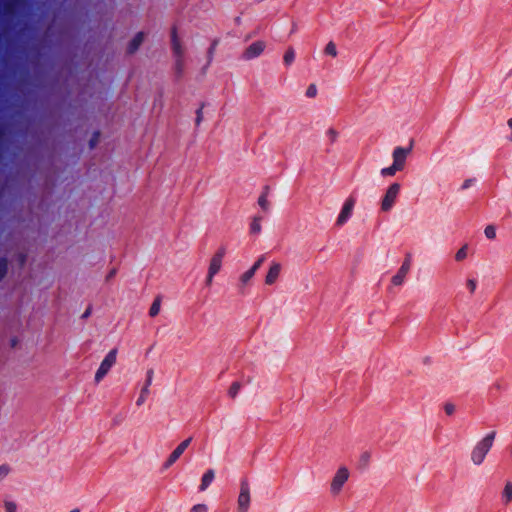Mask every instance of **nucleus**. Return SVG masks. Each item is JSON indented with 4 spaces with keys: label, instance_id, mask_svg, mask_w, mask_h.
Listing matches in <instances>:
<instances>
[{
    "label": "nucleus",
    "instance_id": "1",
    "mask_svg": "<svg viewBox=\"0 0 512 512\" xmlns=\"http://www.w3.org/2000/svg\"><path fill=\"white\" fill-rule=\"evenodd\" d=\"M496 437V431H491L485 435L473 448L471 452V460L475 465H481L493 446L494 439Z\"/></svg>",
    "mask_w": 512,
    "mask_h": 512
},
{
    "label": "nucleus",
    "instance_id": "2",
    "mask_svg": "<svg viewBox=\"0 0 512 512\" xmlns=\"http://www.w3.org/2000/svg\"><path fill=\"white\" fill-rule=\"evenodd\" d=\"M400 189H401V185L398 182L392 183L387 188V190L381 200V210L383 212H388L393 208L395 201L399 195Z\"/></svg>",
    "mask_w": 512,
    "mask_h": 512
},
{
    "label": "nucleus",
    "instance_id": "3",
    "mask_svg": "<svg viewBox=\"0 0 512 512\" xmlns=\"http://www.w3.org/2000/svg\"><path fill=\"white\" fill-rule=\"evenodd\" d=\"M117 350L112 349L108 352L105 358L102 360L98 370L95 374V382L99 383L109 372L112 366L116 363Z\"/></svg>",
    "mask_w": 512,
    "mask_h": 512
},
{
    "label": "nucleus",
    "instance_id": "4",
    "mask_svg": "<svg viewBox=\"0 0 512 512\" xmlns=\"http://www.w3.org/2000/svg\"><path fill=\"white\" fill-rule=\"evenodd\" d=\"M250 502V487L248 481L243 479L240 483V493L237 499V512H248Z\"/></svg>",
    "mask_w": 512,
    "mask_h": 512
},
{
    "label": "nucleus",
    "instance_id": "5",
    "mask_svg": "<svg viewBox=\"0 0 512 512\" xmlns=\"http://www.w3.org/2000/svg\"><path fill=\"white\" fill-rule=\"evenodd\" d=\"M348 478H349L348 469L344 466L340 467L336 471V473L332 479L331 488H330L331 493L334 495L338 494L341 491L344 484L346 483V481L348 480Z\"/></svg>",
    "mask_w": 512,
    "mask_h": 512
},
{
    "label": "nucleus",
    "instance_id": "6",
    "mask_svg": "<svg viewBox=\"0 0 512 512\" xmlns=\"http://www.w3.org/2000/svg\"><path fill=\"white\" fill-rule=\"evenodd\" d=\"M355 203H356V200L352 196L348 197L345 200V202L341 208V211L337 217V220H336L337 226L344 225L351 218Z\"/></svg>",
    "mask_w": 512,
    "mask_h": 512
},
{
    "label": "nucleus",
    "instance_id": "7",
    "mask_svg": "<svg viewBox=\"0 0 512 512\" xmlns=\"http://www.w3.org/2000/svg\"><path fill=\"white\" fill-rule=\"evenodd\" d=\"M411 261L412 255L410 253H407L397 273L391 279V283L393 285L399 286L403 284L404 279L411 268Z\"/></svg>",
    "mask_w": 512,
    "mask_h": 512
},
{
    "label": "nucleus",
    "instance_id": "8",
    "mask_svg": "<svg viewBox=\"0 0 512 512\" xmlns=\"http://www.w3.org/2000/svg\"><path fill=\"white\" fill-rule=\"evenodd\" d=\"M413 144L414 141L413 139H411L408 147H395L392 153L393 163L397 164L398 166L404 169L407 156L413 149Z\"/></svg>",
    "mask_w": 512,
    "mask_h": 512
},
{
    "label": "nucleus",
    "instance_id": "9",
    "mask_svg": "<svg viewBox=\"0 0 512 512\" xmlns=\"http://www.w3.org/2000/svg\"><path fill=\"white\" fill-rule=\"evenodd\" d=\"M192 441V437H189L187 438L186 440L182 441L173 451L172 453L169 455V457L167 458V460L165 461V463L163 464V467L165 469L169 468L170 466H172L179 458L180 456L184 453V451L188 448V446L190 445Z\"/></svg>",
    "mask_w": 512,
    "mask_h": 512
},
{
    "label": "nucleus",
    "instance_id": "10",
    "mask_svg": "<svg viewBox=\"0 0 512 512\" xmlns=\"http://www.w3.org/2000/svg\"><path fill=\"white\" fill-rule=\"evenodd\" d=\"M265 49V43L262 41H256L252 43L244 52V60L251 61L263 53Z\"/></svg>",
    "mask_w": 512,
    "mask_h": 512
},
{
    "label": "nucleus",
    "instance_id": "11",
    "mask_svg": "<svg viewBox=\"0 0 512 512\" xmlns=\"http://www.w3.org/2000/svg\"><path fill=\"white\" fill-rule=\"evenodd\" d=\"M226 250L224 247H220L217 252L213 255L210 261L208 271L210 274H217L222 266V260L225 256Z\"/></svg>",
    "mask_w": 512,
    "mask_h": 512
},
{
    "label": "nucleus",
    "instance_id": "12",
    "mask_svg": "<svg viewBox=\"0 0 512 512\" xmlns=\"http://www.w3.org/2000/svg\"><path fill=\"white\" fill-rule=\"evenodd\" d=\"M153 376H154L153 369H149L146 373L145 385L142 387V389L140 391V395H139L138 399L136 400L137 406L143 405L144 402L146 401L147 396L150 393L149 387L152 384Z\"/></svg>",
    "mask_w": 512,
    "mask_h": 512
},
{
    "label": "nucleus",
    "instance_id": "13",
    "mask_svg": "<svg viewBox=\"0 0 512 512\" xmlns=\"http://www.w3.org/2000/svg\"><path fill=\"white\" fill-rule=\"evenodd\" d=\"M170 38H171V47H172L173 53L176 56H182L184 54V47L182 44V40L179 37V35L177 33V29L175 27H173L171 30Z\"/></svg>",
    "mask_w": 512,
    "mask_h": 512
},
{
    "label": "nucleus",
    "instance_id": "14",
    "mask_svg": "<svg viewBox=\"0 0 512 512\" xmlns=\"http://www.w3.org/2000/svg\"><path fill=\"white\" fill-rule=\"evenodd\" d=\"M264 261V255L259 257L258 260L252 265V267L241 275V283L244 285L247 284L250 281V279H252V277L255 275L256 271L261 267Z\"/></svg>",
    "mask_w": 512,
    "mask_h": 512
},
{
    "label": "nucleus",
    "instance_id": "15",
    "mask_svg": "<svg viewBox=\"0 0 512 512\" xmlns=\"http://www.w3.org/2000/svg\"><path fill=\"white\" fill-rule=\"evenodd\" d=\"M280 271H281L280 264H278V263L272 264L267 275H266L265 283L267 285L274 284L279 277Z\"/></svg>",
    "mask_w": 512,
    "mask_h": 512
},
{
    "label": "nucleus",
    "instance_id": "16",
    "mask_svg": "<svg viewBox=\"0 0 512 512\" xmlns=\"http://www.w3.org/2000/svg\"><path fill=\"white\" fill-rule=\"evenodd\" d=\"M145 39V33L144 32H138L135 34V36L131 39L127 46V50L129 53H134L143 43Z\"/></svg>",
    "mask_w": 512,
    "mask_h": 512
},
{
    "label": "nucleus",
    "instance_id": "17",
    "mask_svg": "<svg viewBox=\"0 0 512 512\" xmlns=\"http://www.w3.org/2000/svg\"><path fill=\"white\" fill-rule=\"evenodd\" d=\"M215 478V472L213 469H208L201 479V484L199 486L200 491H205L209 485L212 483V481Z\"/></svg>",
    "mask_w": 512,
    "mask_h": 512
},
{
    "label": "nucleus",
    "instance_id": "18",
    "mask_svg": "<svg viewBox=\"0 0 512 512\" xmlns=\"http://www.w3.org/2000/svg\"><path fill=\"white\" fill-rule=\"evenodd\" d=\"M269 192V187L265 186L262 194L258 198V205L261 207V209L264 212H267L269 210V202L267 200Z\"/></svg>",
    "mask_w": 512,
    "mask_h": 512
},
{
    "label": "nucleus",
    "instance_id": "19",
    "mask_svg": "<svg viewBox=\"0 0 512 512\" xmlns=\"http://www.w3.org/2000/svg\"><path fill=\"white\" fill-rule=\"evenodd\" d=\"M402 170H403V168H401L400 166H398L395 163H392L391 166L382 168L380 171V174L383 177L394 176L396 174V172L402 171Z\"/></svg>",
    "mask_w": 512,
    "mask_h": 512
},
{
    "label": "nucleus",
    "instance_id": "20",
    "mask_svg": "<svg viewBox=\"0 0 512 512\" xmlns=\"http://www.w3.org/2000/svg\"><path fill=\"white\" fill-rule=\"evenodd\" d=\"M263 217L260 215L254 216L250 224V233L259 234L261 232V221Z\"/></svg>",
    "mask_w": 512,
    "mask_h": 512
},
{
    "label": "nucleus",
    "instance_id": "21",
    "mask_svg": "<svg viewBox=\"0 0 512 512\" xmlns=\"http://www.w3.org/2000/svg\"><path fill=\"white\" fill-rule=\"evenodd\" d=\"M242 385L240 382L238 381H235L231 384L229 390H228V395L234 399L236 398V396L238 395L240 389H241Z\"/></svg>",
    "mask_w": 512,
    "mask_h": 512
},
{
    "label": "nucleus",
    "instance_id": "22",
    "mask_svg": "<svg viewBox=\"0 0 512 512\" xmlns=\"http://www.w3.org/2000/svg\"><path fill=\"white\" fill-rule=\"evenodd\" d=\"M502 496L506 503H508L512 500V483L511 482H507L505 484Z\"/></svg>",
    "mask_w": 512,
    "mask_h": 512
},
{
    "label": "nucleus",
    "instance_id": "23",
    "mask_svg": "<svg viewBox=\"0 0 512 512\" xmlns=\"http://www.w3.org/2000/svg\"><path fill=\"white\" fill-rule=\"evenodd\" d=\"M8 271V260L5 257L0 258V281L4 279Z\"/></svg>",
    "mask_w": 512,
    "mask_h": 512
},
{
    "label": "nucleus",
    "instance_id": "24",
    "mask_svg": "<svg viewBox=\"0 0 512 512\" xmlns=\"http://www.w3.org/2000/svg\"><path fill=\"white\" fill-rule=\"evenodd\" d=\"M159 311H160V299H159V298H156V299L153 301V303H152V305H151V307H150V309H149V315H150L151 317H155L156 315H158V314H159Z\"/></svg>",
    "mask_w": 512,
    "mask_h": 512
},
{
    "label": "nucleus",
    "instance_id": "25",
    "mask_svg": "<svg viewBox=\"0 0 512 512\" xmlns=\"http://www.w3.org/2000/svg\"><path fill=\"white\" fill-rule=\"evenodd\" d=\"M484 234L488 239H494L496 237V227L494 225H487Z\"/></svg>",
    "mask_w": 512,
    "mask_h": 512
},
{
    "label": "nucleus",
    "instance_id": "26",
    "mask_svg": "<svg viewBox=\"0 0 512 512\" xmlns=\"http://www.w3.org/2000/svg\"><path fill=\"white\" fill-rule=\"evenodd\" d=\"M467 257V245L462 246L455 254L456 261H462Z\"/></svg>",
    "mask_w": 512,
    "mask_h": 512
},
{
    "label": "nucleus",
    "instance_id": "27",
    "mask_svg": "<svg viewBox=\"0 0 512 512\" xmlns=\"http://www.w3.org/2000/svg\"><path fill=\"white\" fill-rule=\"evenodd\" d=\"M306 97L313 98L317 95V87L316 84L312 83L308 86L305 92Z\"/></svg>",
    "mask_w": 512,
    "mask_h": 512
},
{
    "label": "nucleus",
    "instance_id": "28",
    "mask_svg": "<svg viewBox=\"0 0 512 512\" xmlns=\"http://www.w3.org/2000/svg\"><path fill=\"white\" fill-rule=\"evenodd\" d=\"M325 54L331 55V56H336L337 55L336 45L333 42H329L326 45V47H325Z\"/></svg>",
    "mask_w": 512,
    "mask_h": 512
},
{
    "label": "nucleus",
    "instance_id": "29",
    "mask_svg": "<svg viewBox=\"0 0 512 512\" xmlns=\"http://www.w3.org/2000/svg\"><path fill=\"white\" fill-rule=\"evenodd\" d=\"M326 135L329 138L331 144H333L337 140L339 133L334 128H329L326 132Z\"/></svg>",
    "mask_w": 512,
    "mask_h": 512
},
{
    "label": "nucleus",
    "instance_id": "30",
    "mask_svg": "<svg viewBox=\"0 0 512 512\" xmlns=\"http://www.w3.org/2000/svg\"><path fill=\"white\" fill-rule=\"evenodd\" d=\"M205 104L202 103L201 106L197 109L196 111V120H195V124L196 126H199L200 123L202 122V119H203V108H204Z\"/></svg>",
    "mask_w": 512,
    "mask_h": 512
},
{
    "label": "nucleus",
    "instance_id": "31",
    "mask_svg": "<svg viewBox=\"0 0 512 512\" xmlns=\"http://www.w3.org/2000/svg\"><path fill=\"white\" fill-rule=\"evenodd\" d=\"M99 137H100V132L99 131H96L93 133L91 139L89 140V147L90 149H94L95 146L97 145L98 141H99Z\"/></svg>",
    "mask_w": 512,
    "mask_h": 512
},
{
    "label": "nucleus",
    "instance_id": "32",
    "mask_svg": "<svg viewBox=\"0 0 512 512\" xmlns=\"http://www.w3.org/2000/svg\"><path fill=\"white\" fill-rule=\"evenodd\" d=\"M5 512H16L17 505L13 501H4Z\"/></svg>",
    "mask_w": 512,
    "mask_h": 512
},
{
    "label": "nucleus",
    "instance_id": "33",
    "mask_svg": "<svg viewBox=\"0 0 512 512\" xmlns=\"http://www.w3.org/2000/svg\"><path fill=\"white\" fill-rule=\"evenodd\" d=\"M208 508L205 504L194 505L189 512H207Z\"/></svg>",
    "mask_w": 512,
    "mask_h": 512
},
{
    "label": "nucleus",
    "instance_id": "34",
    "mask_svg": "<svg viewBox=\"0 0 512 512\" xmlns=\"http://www.w3.org/2000/svg\"><path fill=\"white\" fill-rule=\"evenodd\" d=\"M444 411L447 415H452L455 412V405L450 402L445 403Z\"/></svg>",
    "mask_w": 512,
    "mask_h": 512
},
{
    "label": "nucleus",
    "instance_id": "35",
    "mask_svg": "<svg viewBox=\"0 0 512 512\" xmlns=\"http://www.w3.org/2000/svg\"><path fill=\"white\" fill-rule=\"evenodd\" d=\"M477 287V281L475 279H468L467 280V288L471 293H474Z\"/></svg>",
    "mask_w": 512,
    "mask_h": 512
},
{
    "label": "nucleus",
    "instance_id": "36",
    "mask_svg": "<svg viewBox=\"0 0 512 512\" xmlns=\"http://www.w3.org/2000/svg\"><path fill=\"white\" fill-rule=\"evenodd\" d=\"M10 472V467L7 464L0 465V477L3 478L7 476Z\"/></svg>",
    "mask_w": 512,
    "mask_h": 512
},
{
    "label": "nucleus",
    "instance_id": "37",
    "mask_svg": "<svg viewBox=\"0 0 512 512\" xmlns=\"http://www.w3.org/2000/svg\"><path fill=\"white\" fill-rule=\"evenodd\" d=\"M370 457H371L370 453L368 451H365L360 456V462L364 465H367L370 461Z\"/></svg>",
    "mask_w": 512,
    "mask_h": 512
},
{
    "label": "nucleus",
    "instance_id": "38",
    "mask_svg": "<svg viewBox=\"0 0 512 512\" xmlns=\"http://www.w3.org/2000/svg\"><path fill=\"white\" fill-rule=\"evenodd\" d=\"M475 178H469V179H466L463 184L461 185V190H465V189H468L470 186H472V184L475 182Z\"/></svg>",
    "mask_w": 512,
    "mask_h": 512
},
{
    "label": "nucleus",
    "instance_id": "39",
    "mask_svg": "<svg viewBox=\"0 0 512 512\" xmlns=\"http://www.w3.org/2000/svg\"><path fill=\"white\" fill-rule=\"evenodd\" d=\"M215 275L216 274H210V272L208 271L206 281H205L207 286H210L212 284V281H213V278Z\"/></svg>",
    "mask_w": 512,
    "mask_h": 512
},
{
    "label": "nucleus",
    "instance_id": "40",
    "mask_svg": "<svg viewBox=\"0 0 512 512\" xmlns=\"http://www.w3.org/2000/svg\"><path fill=\"white\" fill-rule=\"evenodd\" d=\"M116 273H117V270H116L115 268H114V269H112V270L108 273V275H107L106 279H107V280L112 279V278L116 275Z\"/></svg>",
    "mask_w": 512,
    "mask_h": 512
},
{
    "label": "nucleus",
    "instance_id": "41",
    "mask_svg": "<svg viewBox=\"0 0 512 512\" xmlns=\"http://www.w3.org/2000/svg\"><path fill=\"white\" fill-rule=\"evenodd\" d=\"M494 389L497 391H500L502 389L501 384L499 382L494 383L491 387V390H494Z\"/></svg>",
    "mask_w": 512,
    "mask_h": 512
},
{
    "label": "nucleus",
    "instance_id": "42",
    "mask_svg": "<svg viewBox=\"0 0 512 512\" xmlns=\"http://www.w3.org/2000/svg\"><path fill=\"white\" fill-rule=\"evenodd\" d=\"M509 128L511 129V134L510 136L508 137V140L512 142V118H510L507 122Z\"/></svg>",
    "mask_w": 512,
    "mask_h": 512
},
{
    "label": "nucleus",
    "instance_id": "43",
    "mask_svg": "<svg viewBox=\"0 0 512 512\" xmlns=\"http://www.w3.org/2000/svg\"><path fill=\"white\" fill-rule=\"evenodd\" d=\"M90 313H91V308H88V309L83 313L82 317H83V318H86V317H88V316L90 315Z\"/></svg>",
    "mask_w": 512,
    "mask_h": 512
},
{
    "label": "nucleus",
    "instance_id": "44",
    "mask_svg": "<svg viewBox=\"0 0 512 512\" xmlns=\"http://www.w3.org/2000/svg\"><path fill=\"white\" fill-rule=\"evenodd\" d=\"M25 261H26V255L21 254L20 255V263L23 265L25 263Z\"/></svg>",
    "mask_w": 512,
    "mask_h": 512
},
{
    "label": "nucleus",
    "instance_id": "45",
    "mask_svg": "<svg viewBox=\"0 0 512 512\" xmlns=\"http://www.w3.org/2000/svg\"><path fill=\"white\" fill-rule=\"evenodd\" d=\"M17 342H18V341H17V339H16V338L11 339V347H13V348H14V347L17 345Z\"/></svg>",
    "mask_w": 512,
    "mask_h": 512
},
{
    "label": "nucleus",
    "instance_id": "46",
    "mask_svg": "<svg viewBox=\"0 0 512 512\" xmlns=\"http://www.w3.org/2000/svg\"><path fill=\"white\" fill-rule=\"evenodd\" d=\"M289 59H290V63L294 60V53H293V51L291 49H290Z\"/></svg>",
    "mask_w": 512,
    "mask_h": 512
},
{
    "label": "nucleus",
    "instance_id": "47",
    "mask_svg": "<svg viewBox=\"0 0 512 512\" xmlns=\"http://www.w3.org/2000/svg\"><path fill=\"white\" fill-rule=\"evenodd\" d=\"M424 364H429L430 363V357H425L424 360H423Z\"/></svg>",
    "mask_w": 512,
    "mask_h": 512
},
{
    "label": "nucleus",
    "instance_id": "48",
    "mask_svg": "<svg viewBox=\"0 0 512 512\" xmlns=\"http://www.w3.org/2000/svg\"><path fill=\"white\" fill-rule=\"evenodd\" d=\"M70 512H80L78 508L72 509Z\"/></svg>",
    "mask_w": 512,
    "mask_h": 512
},
{
    "label": "nucleus",
    "instance_id": "49",
    "mask_svg": "<svg viewBox=\"0 0 512 512\" xmlns=\"http://www.w3.org/2000/svg\"><path fill=\"white\" fill-rule=\"evenodd\" d=\"M511 74H512V70L509 72V75H511Z\"/></svg>",
    "mask_w": 512,
    "mask_h": 512
},
{
    "label": "nucleus",
    "instance_id": "50",
    "mask_svg": "<svg viewBox=\"0 0 512 512\" xmlns=\"http://www.w3.org/2000/svg\"><path fill=\"white\" fill-rule=\"evenodd\" d=\"M510 452H511V455H512V447H511V450H510Z\"/></svg>",
    "mask_w": 512,
    "mask_h": 512
}]
</instances>
